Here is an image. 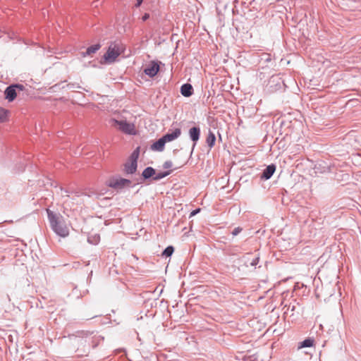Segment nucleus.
Returning a JSON list of instances; mask_svg holds the SVG:
<instances>
[{
    "mask_svg": "<svg viewBox=\"0 0 361 361\" xmlns=\"http://www.w3.org/2000/svg\"><path fill=\"white\" fill-rule=\"evenodd\" d=\"M174 252V247L172 245L167 246L162 252L161 256L165 257H171Z\"/></svg>",
    "mask_w": 361,
    "mask_h": 361,
    "instance_id": "obj_20",
    "label": "nucleus"
},
{
    "mask_svg": "<svg viewBox=\"0 0 361 361\" xmlns=\"http://www.w3.org/2000/svg\"><path fill=\"white\" fill-rule=\"evenodd\" d=\"M149 18V15L148 13H145V14L142 16V20H143V21H145V20H147Z\"/></svg>",
    "mask_w": 361,
    "mask_h": 361,
    "instance_id": "obj_29",
    "label": "nucleus"
},
{
    "mask_svg": "<svg viewBox=\"0 0 361 361\" xmlns=\"http://www.w3.org/2000/svg\"><path fill=\"white\" fill-rule=\"evenodd\" d=\"M95 317H97V315H94L91 318H94Z\"/></svg>",
    "mask_w": 361,
    "mask_h": 361,
    "instance_id": "obj_33",
    "label": "nucleus"
},
{
    "mask_svg": "<svg viewBox=\"0 0 361 361\" xmlns=\"http://www.w3.org/2000/svg\"><path fill=\"white\" fill-rule=\"evenodd\" d=\"M154 175L155 169L152 166L146 167L142 173V177L143 180H147L151 178L153 179Z\"/></svg>",
    "mask_w": 361,
    "mask_h": 361,
    "instance_id": "obj_15",
    "label": "nucleus"
},
{
    "mask_svg": "<svg viewBox=\"0 0 361 361\" xmlns=\"http://www.w3.org/2000/svg\"><path fill=\"white\" fill-rule=\"evenodd\" d=\"M97 345V343H94V344H93L92 346H93V348H95Z\"/></svg>",
    "mask_w": 361,
    "mask_h": 361,
    "instance_id": "obj_32",
    "label": "nucleus"
},
{
    "mask_svg": "<svg viewBox=\"0 0 361 361\" xmlns=\"http://www.w3.org/2000/svg\"><path fill=\"white\" fill-rule=\"evenodd\" d=\"M60 190L63 191L66 193V196L69 197V194H75L77 197L80 195V193L78 191L74 190L71 188L64 189L63 187H60Z\"/></svg>",
    "mask_w": 361,
    "mask_h": 361,
    "instance_id": "obj_21",
    "label": "nucleus"
},
{
    "mask_svg": "<svg viewBox=\"0 0 361 361\" xmlns=\"http://www.w3.org/2000/svg\"><path fill=\"white\" fill-rule=\"evenodd\" d=\"M171 171H172L171 170H169V171H161V172H159V173L155 172V175L153 177V180H156V181L159 180L168 176L169 175H170Z\"/></svg>",
    "mask_w": 361,
    "mask_h": 361,
    "instance_id": "obj_19",
    "label": "nucleus"
},
{
    "mask_svg": "<svg viewBox=\"0 0 361 361\" xmlns=\"http://www.w3.org/2000/svg\"><path fill=\"white\" fill-rule=\"evenodd\" d=\"M8 111L0 106V123L5 122L7 119Z\"/></svg>",
    "mask_w": 361,
    "mask_h": 361,
    "instance_id": "obj_22",
    "label": "nucleus"
},
{
    "mask_svg": "<svg viewBox=\"0 0 361 361\" xmlns=\"http://www.w3.org/2000/svg\"><path fill=\"white\" fill-rule=\"evenodd\" d=\"M188 133H189L190 139L193 142L192 150H191V154H192L193 152V150L200 137V128L198 126H193L190 128Z\"/></svg>",
    "mask_w": 361,
    "mask_h": 361,
    "instance_id": "obj_7",
    "label": "nucleus"
},
{
    "mask_svg": "<svg viewBox=\"0 0 361 361\" xmlns=\"http://www.w3.org/2000/svg\"><path fill=\"white\" fill-rule=\"evenodd\" d=\"M242 230H243V229H242V228H240V227H236V228H235L233 230V231H232V233H232V235H235H235H238V234L242 231Z\"/></svg>",
    "mask_w": 361,
    "mask_h": 361,
    "instance_id": "obj_26",
    "label": "nucleus"
},
{
    "mask_svg": "<svg viewBox=\"0 0 361 361\" xmlns=\"http://www.w3.org/2000/svg\"><path fill=\"white\" fill-rule=\"evenodd\" d=\"M290 309V311L291 312H294L295 310V305H293V306H289L288 308V310H289Z\"/></svg>",
    "mask_w": 361,
    "mask_h": 361,
    "instance_id": "obj_31",
    "label": "nucleus"
},
{
    "mask_svg": "<svg viewBox=\"0 0 361 361\" xmlns=\"http://www.w3.org/2000/svg\"><path fill=\"white\" fill-rule=\"evenodd\" d=\"M100 47H101V45L99 44H95L91 45L87 48L85 52L82 53V56L84 57H85L87 56H90L92 54H94L95 52H97L100 49Z\"/></svg>",
    "mask_w": 361,
    "mask_h": 361,
    "instance_id": "obj_16",
    "label": "nucleus"
},
{
    "mask_svg": "<svg viewBox=\"0 0 361 361\" xmlns=\"http://www.w3.org/2000/svg\"><path fill=\"white\" fill-rule=\"evenodd\" d=\"M161 62L151 61L144 68V73L150 78H154L159 71Z\"/></svg>",
    "mask_w": 361,
    "mask_h": 361,
    "instance_id": "obj_6",
    "label": "nucleus"
},
{
    "mask_svg": "<svg viewBox=\"0 0 361 361\" xmlns=\"http://www.w3.org/2000/svg\"><path fill=\"white\" fill-rule=\"evenodd\" d=\"M4 95L5 98L8 102H13L17 96V92L16 91V89L14 88V86H13L12 85L8 86L4 91Z\"/></svg>",
    "mask_w": 361,
    "mask_h": 361,
    "instance_id": "obj_11",
    "label": "nucleus"
},
{
    "mask_svg": "<svg viewBox=\"0 0 361 361\" xmlns=\"http://www.w3.org/2000/svg\"><path fill=\"white\" fill-rule=\"evenodd\" d=\"M48 220L52 231L59 236L65 238L69 234V229L64 222L63 217L60 214H56L47 209Z\"/></svg>",
    "mask_w": 361,
    "mask_h": 361,
    "instance_id": "obj_1",
    "label": "nucleus"
},
{
    "mask_svg": "<svg viewBox=\"0 0 361 361\" xmlns=\"http://www.w3.org/2000/svg\"><path fill=\"white\" fill-rule=\"evenodd\" d=\"M166 143V140L162 136L151 145L150 149L153 151L162 152L164 149Z\"/></svg>",
    "mask_w": 361,
    "mask_h": 361,
    "instance_id": "obj_12",
    "label": "nucleus"
},
{
    "mask_svg": "<svg viewBox=\"0 0 361 361\" xmlns=\"http://www.w3.org/2000/svg\"><path fill=\"white\" fill-rule=\"evenodd\" d=\"M276 171V166L273 164L267 166L265 169H264L262 175L261 179L262 180H269L273 176Z\"/></svg>",
    "mask_w": 361,
    "mask_h": 361,
    "instance_id": "obj_10",
    "label": "nucleus"
},
{
    "mask_svg": "<svg viewBox=\"0 0 361 361\" xmlns=\"http://www.w3.org/2000/svg\"><path fill=\"white\" fill-rule=\"evenodd\" d=\"M181 134V130L180 128H176L171 133H167L166 134L164 135L163 137L164 140H166V142H171L176 139H177Z\"/></svg>",
    "mask_w": 361,
    "mask_h": 361,
    "instance_id": "obj_13",
    "label": "nucleus"
},
{
    "mask_svg": "<svg viewBox=\"0 0 361 361\" xmlns=\"http://www.w3.org/2000/svg\"><path fill=\"white\" fill-rule=\"evenodd\" d=\"M140 149V147H136L123 164V171L125 174L133 175L137 171Z\"/></svg>",
    "mask_w": 361,
    "mask_h": 361,
    "instance_id": "obj_2",
    "label": "nucleus"
},
{
    "mask_svg": "<svg viewBox=\"0 0 361 361\" xmlns=\"http://www.w3.org/2000/svg\"><path fill=\"white\" fill-rule=\"evenodd\" d=\"M119 56V52L115 48L109 47L104 56L106 61L112 62Z\"/></svg>",
    "mask_w": 361,
    "mask_h": 361,
    "instance_id": "obj_9",
    "label": "nucleus"
},
{
    "mask_svg": "<svg viewBox=\"0 0 361 361\" xmlns=\"http://www.w3.org/2000/svg\"><path fill=\"white\" fill-rule=\"evenodd\" d=\"M13 86H14V88L16 89V92H19L20 91H23L25 89L24 85L18 83L12 84Z\"/></svg>",
    "mask_w": 361,
    "mask_h": 361,
    "instance_id": "obj_24",
    "label": "nucleus"
},
{
    "mask_svg": "<svg viewBox=\"0 0 361 361\" xmlns=\"http://www.w3.org/2000/svg\"><path fill=\"white\" fill-rule=\"evenodd\" d=\"M115 126H117L118 127V129L123 132L126 134L128 135H135V126L133 123H128L126 121L124 120H116L113 119L112 120Z\"/></svg>",
    "mask_w": 361,
    "mask_h": 361,
    "instance_id": "obj_4",
    "label": "nucleus"
},
{
    "mask_svg": "<svg viewBox=\"0 0 361 361\" xmlns=\"http://www.w3.org/2000/svg\"><path fill=\"white\" fill-rule=\"evenodd\" d=\"M283 82L278 75H272L267 83V90L269 92H274L280 90L283 86Z\"/></svg>",
    "mask_w": 361,
    "mask_h": 361,
    "instance_id": "obj_5",
    "label": "nucleus"
},
{
    "mask_svg": "<svg viewBox=\"0 0 361 361\" xmlns=\"http://www.w3.org/2000/svg\"><path fill=\"white\" fill-rule=\"evenodd\" d=\"M200 212V208H197V209H195L194 210H192L190 214V217L191 216H193L195 215H196L197 214H198L199 212Z\"/></svg>",
    "mask_w": 361,
    "mask_h": 361,
    "instance_id": "obj_27",
    "label": "nucleus"
},
{
    "mask_svg": "<svg viewBox=\"0 0 361 361\" xmlns=\"http://www.w3.org/2000/svg\"><path fill=\"white\" fill-rule=\"evenodd\" d=\"M314 340L312 338H305L304 341L299 343L298 349L312 347L314 345Z\"/></svg>",
    "mask_w": 361,
    "mask_h": 361,
    "instance_id": "obj_18",
    "label": "nucleus"
},
{
    "mask_svg": "<svg viewBox=\"0 0 361 361\" xmlns=\"http://www.w3.org/2000/svg\"><path fill=\"white\" fill-rule=\"evenodd\" d=\"M264 61H267V62H269L271 61V57L269 55L267 54L266 55V58L264 59Z\"/></svg>",
    "mask_w": 361,
    "mask_h": 361,
    "instance_id": "obj_30",
    "label": "nucleus"
},
{
    "mask_svg": "<svg viewBox=\"0 0 361 361\" xmlns=\"http://www.w3.org/2000/svg\"><path fill=\"white\" fill-rule=\"evenodd\" d=\"M143 2V0H136V4H135V7L136 8H138L141 6V4H142Z\"/></svg>",
    "mask_w": 361,
    "mask_h": 361,
    "instance_id": "obj_28",
    "label": "nucleus"
},
{
    "mask_svg": "<svg viewBox=\"0 0 361 361\" xmlns=\"http://www.w3.org/2000/svg\"><path fill=\"white\" fill-rule=\"evenodd\" d=\"M252 255V254L251 252H248L243 256L244 264L247 267L251 266L256 268V266L259 264V255L257 254L252 259H250Z\"/></svg>",
    "mask_w": 361,
    "mask_h": 361,
    "instance_id": "obj_8",
    "label": "nucleus"
},
{
    "mask_svg": "<svg viewBox=\"0 0 361 361\" xmlns=\"http://www.w3.org/2000/svg\"><path fill=\"white\" fill-rule=\"evenodd\" d=\"M173 163L171 161H166L163 164V168L165 169H170L172 167Z\"/></svg>",
    "mask_w": 361,
    "mask_h": 361,
    "instance_id": "obj_25",
    "label": "nucleus"
},
{
    "mask_svg": "<svg viewBox=\"0 0 361 361\" xmlns=\"http://www.w3.org/2000/svg\"><path fill=\"white\" fill-rule=\"evenodd\" d=\"M131 180L121 177L112 178L108 181V186L115 190H121L126 187H130Z\"/></svg>",
    "mask_w": 361,
    "mask_h": 361,
    "instance_id": "obj_3",
    "label": "nucleus"
},
{
    "mask_svg": "<svg viewBox=\"0 0 361 361\" xmlns=\"http://www.w3.org/2000/svg\"><path fill=\"white\" fill-rule=\"evenodd\" d=\"M180 93L183 97H189L193 94L194 90L191 84L184 83L180 87Z\"/></svg>",
    "mask_w": 361,
    "mask_h": 361,
    "instance_id": "obj_14",
    "label": "nucleus"
},
{
    "mask_svg": "<svg viewBox=\"0 0 361 361\" xmlns=\"http://www.w3.org/2000/svg\"><path fill=\"white\" fill-rule=\"evenodd\" d=\"M100 240L99 235H94L93 236H89L87 238L88 243L92 245H97Z\"/></svg>",
    "mask_w": 361,
    "mask_h": 361,
    "instance_id": "obj_23",
    "label": "nucleus"
},
{
    "mask_svg": "<svg viewBox=\"0 0 361 361\" xmlns=\"http://www.w3.org/2000/svg\"><path fill=\"white\" fill-rule=\"evenodd\" d=\"M215 142H216L215 134L209 130L208 135L206 139V143H207V146L211 149L214 146Z\"/></svg>",
    "mask_w": 361,
    "mask_h": 361,
    "instance_id": "obj_17",
    "label": "nucleus"
}]
</instances>
